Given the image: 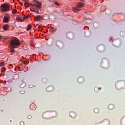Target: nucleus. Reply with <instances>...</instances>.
<instances>
[{"label":"nucleus","mask_w":125,"mask_h":125,"mask_svg":"<svg viewBox=\"0 0 125 125\" xmlns=\"http://www.w3.org/2000/svg\"><path fill=\"white\" fill-rule=\"evenodd\" d=\"M20 125H24V122L23 121H21L20 122Z\"/></svg>","instance_id":"obj_20"},{"label":"nucleus","mask_w":125,"mask_h":125,"mask_svg":"<svg viewBox=\"0 0 125 125\" xmlns=\"http://www.w3.org/2000/svg\"><path fill=\"white\" fill-rule=\"evenodd\" d=\"M30 10H31V8H30Z\"/></svg>","instance_id":"obj_30"},{"label":"nucleus","mask_w":125,"mask_h":125,"mask_svg":"<svg viewBox=\"0 0 125 125\" xmlns=\"http://www.w3.org/2000/svg\"><path fill=\"white\" fill-rule=\"evenodd\" d=\"M29 86V88H31V86H30V85Z\"/></svg>","instance_id":"obj_27"},{"label":"nucleus","mask_w":125,"mask_h":125,"mask_svg":"<svg viewBox=\"0 0 125 125\" xmlns=\"http://www.w3.org/2000/svg\"><path fill=\"white\" fill-rule=\"evenodd\" d=\"M41 5L42 4L40 2H39L38 0H33L32 2V6L36 7V8L37 9V10H34L35 12H36L37 13H40L39 10L40 8H41Z\"/></svg>","instance_id":"obj_2"},{"label":"nucleus","mask_w":125,"mask_h":125,"mask_svg":"<svg viewBox=\"0 0 125 125\" xmlns=\"http://www.w3.org/2000/svg\"><path fill=\"white\" fill-rule=\"evenodd\" d=\"M5 70H6V69H5V67H3L2 68V72H5Z\"/></svg>","instance_id":"obj_18"},{"label":"nucleus","mask_w":125,"mask_h":125,"mask_svg":"<svg viewBox=\"0 0 125 125\" xmlns=\"http://www.w3.org/2000/svg\"><path fill=\"white\" fill-rule=\"evenodd\" d=\"M14 48H12L10 47V53H11V54H14V52H15V50L14 49Z\"/></svg>","instance_id":"obj_14"},{"label":"nucleus","mask_w":125,"mask_h":125,"mask_svg":"<svg viewBox=\"0 0 125 125\" xmlns=\"http://www.w3.org/2000/svg\"><path fill=\"white\" fill-rule=\"evenodd\" d=\"M55 4L56 5H57L58 6H59V4H58V2H56V1L55 2Z\"/></svg>","instance_id":"obj_21"},{"label":"nucleus","mask_w":125,"mask_h":125,"mask_svg":"<svg viewBox=\"0 0 125 125\" xmlns=\"http://www.w3.org/2000/svg\"><path fill=\"white\" fill-rule=\"evenodd\" d=\"M10 18V17H9V16H8V15H5L3 19V22H4V23H7V22L9 21Z\"/></svg>","instance_id":"obj_5"},{"label":"nucleus","mask_w":125,"mask_h":125,"mask_svg":"<svg viewBox=\"0 0 125 125\" xmlns=\"http://www.w3.org/2000/svg\"><path fill=\"white\" fill-rule=\"evenodd\" d=\"M1 66H4V62H2L0 63V67H1Z\"/></svg>","instance_id":"obj_17"},{"label":"nucleus","mask_w":125,"mask_h":125,"mask_svg":"<svg viewBox=\"0 0 125 125\" xmlns=\"http://www.w3.org/2000/svg\"><path fill=\"white\" fill-rule=\"evenodd\" d=\"M9 5L8 4H3L1 5V10L4 12H6L9 10Z\"/></svg>","instance_id":"obj_3"},{"label":"nucleus","mask_w":125,"mask_h":125,"mask_svg":"<svg viewBox=\"0 0 125 125\" xmlns=\"http://www.w3.org/2000/svg\"><path fill=\"white\" fill-rule=\"evenodd\" d=\"M3 28L4 30H5V31H6V30H7V29L9 28V26L8 25V24H5L3 26Z\"/></svg>","instance_id":"obj_13"},{"label":"nucleus","mask_w":125,"mask_h":125,"mask_svg":"<svg viewBox=\"0 0 125 125\" xmlns=\"http://www.w3.org/2000/svg\"><path fill=\"white\" fill-rule=\"evenodd\" d=\"M12 12H13V13H16V12H17V10H16L15 9H13Z\"/></svg>","instance_id":"obj_19"},{"label":"nucleus","mask_w":125,"mask_h":125,"mask_svg":"<svg viewBox=\"0 0 125 125\" xmlns=\"http://www.w3.org/2000/svg\"><path fill=\"white\" fill-rule=\"evenodd\" d=\"M48 88H49V87H47V89H48Z\"/></svg>","instance_id":"obj_26"},{"label":"nucleus","mask_w":125,"mask_h":125,"mask_svg":"<svg viewBox=\"0 0 125 125\" xmlns=\"http://www.w3.org/2000/svg\"><path fill=\"white\" fill-rule=\"evenodd\" d=\"M48 91H51V90H48Z\"/></svg>","instance_id":"obj_29"},{"label":"nucleus","mask_w":125,"mask_h":125,"mask_svg":"<svg viewBox=\"0 0 125 125\" xmlns=\"http://www.w3.org/2000/svg\"><path fill=\"white\" fill-rule=\"evenodd\" d=\"M30 35H31V32H30Z\"/></svg>","instance_id":"obj_33"},{"label":"nucleus","mask_w":125,"mask_h":125,"mask_svg":"<svg viewBox=\"0 0 125 125\" xmlns=\"http://www.w3.org/2000/svg\"><path fill=\"white\" fill-rule=\"evenodd\" d=\"M94 113H95L96 114H97V113L99 112V109H98V108H95L94 109Z\"/></svg>","instance_id":"obj_16"},{"label":"nucleus","mask_w":125,"mask_h":125,"mask_svg":"<svg viewBox=\"0 0 125 125\" xmlns=\"http://www.w3.org/2000/svg\"><path fill=\"white\" fill-rule=\"evenodd\" d=\"M22 14L23 15V16L22 17V18H21L20 17H18L16 18V20L17 22H24V20L25 19H27V18H29V15H24V13H22Z\"/></svg>","instance_id":"obj_4"},{"label":"nucleus","mask_w":125,"mask_h":125,"mask_svg":"<svg viewBox=\"0 0 125 125\" xmlns=\"http://www.w3.org/2000/svg\"><path fill=\"white\" fill-rule=\"evenodd\" d=\"M98 89H99V90H100V89H101V87H98Z\"/></svg>","instance_id":"obj_24"},{"label":"nucleus","mask_w":125,"mask_h":125,"mask_svg":"<svg viewBox=\"0 0 125 125\" xmlns=\"http://www.w3.org/2000/svg\"><path fill=\"white\" fill-rule=\"evenodd\" d=\"M72 10L74 12H79L80 11V9L74 7H72Z\"/></svg>","instance_id":"obj_12"},{"label":"nucleus","mask_w":125,"mask_h":125,"mask_svg":"<svg viewBox=\"0 0 125 125\" xmlns=\"http://www.w3.org/2000/svg\"><path fill=\"white\" fill-rule=\"evenodd\" d=\"M10 45L12 48H16L20 45V41L16 38H13L10 41Z\"/></svg>","instance_id":"obj_1"},{"label":"nucleus","mask_w":125,"mask_h":125,"mask_svg":"<svg viewBox=\"0 0 125 125\" xmlns=\"http://www.w3.org/2000/svg\"><path fill=\"white\" fill-rule=\"evenodd\" d=\"M70 116L73 119H75V118H76V117H77V115L76 114V113L74 112H71L69 113Z\"/></svg>","instance_id":"obj_8"},{"label":"nucleus","mask_w":125,"mask_h":125,"mask_svg":"<svg viewBox=\"0 0 125 125\" xmlns=\"http://www.w3.org/2000/svg\"><path fill=\"white\" fill-rule=\"evenodd\" d=\"M33 9H35V8H33Z\"/></svg>","instance_id":"obj_31"},{"label":"nucleus","mask_w":125,"mask_h":125,"mask_svg":"<svg viewBox=\"0 0 125 125\" xmlns=\"http://www.w3.org/2000/svg\"><path fill=\"white\" fill-rule=\"evenodd\" d=\"M114 108V104H110L108 106V109L109 110H113Z\"/></svg>","instance_id":"obj_11"},{"label":"nucleus","mask_w":125,"mask_h":125,"mask_svg":"<svg viewBox=\"0 0 125 125\" xmlns=\"http://www.w3.org/2000/svg\"><path fill=\"white\" fill-rule=\"evenodd\" d=\"M121 125H125V117H123L121 120Z\"/></svg>","instance_id":"obj_10"},{"label":"nucleus","mask_w":125,"mask_h":125,"mask_svg":"<svg viewBox=\"0 0 125 125\" xmlns=\"http://www.w3.org/2000/svg\"><path fill=\"white\" fill-rule=\"evenodd\" d=\"M26 29L27 31H29V30H31L32 29V25L31 24H29L26 27Z\"/></svg>","instance_id":"obj_15"},{"label":"nucleus","mask_w":125,"mask_h":125,"mask_svg":"<svg viewBox=\"0 0 125 125\" xmlns=\"http://www.w3.org/2000/svg\"><path fill=\"white\" fill-rule=\"evenodd\" d=\"M77 6L78 8H81V7H83V2L78 3Z\"/></svg>","instance_id":"obj_9"},{"label":"nucleus","mask_w":125,"mask_h":125,"mask_svg":"<svg viewBox=\"0 0 125 125\" xmlns=\"http://www.w3.org/2000/svg\"><path fill=\"white\" fill-rule=\"evenodd\" d=\"M24 5L25 7H30V6H32V3L29 2V0H24Z\"/></svg>","instance_id":"obj_6"},{"label":"nucleus","mask_w":125,"mask_h":125,"mask_svg":"<svg viewBox=\"0 0 125 125\" xmlns=\"http://www.w3.org/2000/svg\"><path fill=\"white\" fill-rule=\"evenodd\" d=\"M28 119H31V118H32V116L31 115H29L28 116H27Z\"/></svg>","instance_id":"obj_22"},{"label":"nucleus","mask_w":125,"mask_h":125,"mask_svg":"<svg viewBox=\"0 0 125 125\" xmlns=\"http://www.w3.org/2000/svg\"><path fill=\"white\" fill-rule=\"evenodd\" d=\"M32 33H35V30L32 29Z\"/></svg>","instance_id":"obj_23"},{"label":"nucleus","mask_w":125,"mask_h":125,"mask_svg":"<svg viewBox=\"0 0 125 125\" xmlns=\"http://www.w3.org/2000/svg\"><path fill=\"white\" fill-rule=\"evenodd\" d=\"M43 19V17L42 16H38L35 17V20H37L38 21H42V20Z\"/></svg>","instance_id":"obj_7"},{"label":"nucleus","mask_w":125,"mask_h":125,"mask_svg":"<svg viewBox=\"0 0 125 125\" xmlns=\"http://www.w3.org/2000/svg\"><path fill=\"white\" fill-rule=\"evenodd\" d=\"M84 19H86V20H87L88 19H86V18H85Z\"/></svg>","instance_id":"obj_28"},{"label":"nucleus","mask_w":125,"mask_h":125,"mask_svg":"<svg viewBox=\"0 0 125 125\" xmlns=\"http://www.w3.org/2000/svg\"><path fill=\"white\" fill-rule=\"evenodd\" d=\"M30 109H32L31 108V104L30 105Z\"/></svg>","instance_id":"obj_25"},{"label":"nucleus","mask_w":125,"mask_h":125,"mask_svg":"<svg viewBox=\"0 0 125 125\" xmlns=\"http://www.w3.org/2000/svg\"><path fill=\"white\" fill-rule=\"evenodd\" d=\"M79 80H80V78H79L78 81H79Z\"/></svg>","instance_id":"obj_32"}]
</instances>
